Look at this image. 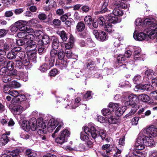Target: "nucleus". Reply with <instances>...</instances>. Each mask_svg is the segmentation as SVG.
Here are the masks:
<instances>
[{"label":"nucleus","instance_id":"21","mask_svg":"<svg viewBox=\"0 0 157 157\" xmlns=\"http://www.w3.org/2000/svg\"><path fill=\"white\" fill-rule=\"evenodd\" d=\"M28 23V22L27 21L19 20L15 22L14 24L20 31H23V30H25V26Z\"/></svg>","mask_w":157,"mask_h":157},{"label":"nucleus","instance_id":"42","mask_svg":"<svg viewBox=\"0 0 157 157\" xmlns=\"http://www.w3.org/2000/svg\"><path fill=\"white\" fill-rule=\"evenodd\" d=\"M115 16H121L123 14V12L121 10L118 9H114L113 11H110Z\"/></svg>","mask_w":157,"mask_h":157},{"label":"nucleus","instance_id":"3","mask_svg":"<svg viewBox=\"0 0 157 157\" xmlns=\"http://www.w3.org/2000/svg\"><path fill=\"white\" fill-rule=\"evenodd\" d=\"M83 129L88 136H92L94 139L99 136L103 140L105 139L107 135L105 130L94 125L92 123L89 124L87 126L84 127Z\"/></svg>","mask_w":157,"mask_h":157},{"label":"nucleus","instance_id":"36","mask_svg":"<svg viewBox=\"0 0 157 157\" xmlns=\"http://www.w3.org/2000/svg\"><path fill=\"white\" fill-rule=\"evenodd\" d=\"M80 101V98L79 97H77L75 99V104L73 106L72 105H71V104H70V105H69L68 104H67V106H65V107L66 108L69 109H75L78 106V105L77 104Z\"/></svg>","mask_w":157,"mask_h":157},{"label":"nucleus","instance_id":"35","mask_svg":"<svg viewBox=\"0 0 157 157\" xmlns=\"http://www.w3.org/2000/svg\"><path fill=\"white\" fill-rule=\"evenodd\" d=\"M108 0H105L103 2V4L101 8V13H103L105 12L106 11L107 12V13H109V12H110L109 10H108L106 7L108 6Z\"/></svg>","mask_w":157,"mask_h":157},{"label":"nucleus","instance_id":"34","mask_svg":"<svg viewBox=\"0 0 157 157\" xmlns=\"http://www.w3.org/2000/svg\"><path fill=\"white\" fill-rule=\"evenodd\" d=\"M154 21L155 20L153 19L146 18L144 21V23L145 25L149 26L148 28H149L153 24L157 25V24L154 23Z\"/></svg>","mask_w":157,"mask_h":157},{"label":"nucleus","instance_id":"29","mask_svg":"<svg viewBox=\"0 0 157 157\" xmlns=\"http://www.w3.org/2000/svg\"><path fill=\"white\" fill-rule=\"evenodd\" d=\"M57 51L56 49H53L51 51L50 53V58L48 61L50 62L51 60H53V64H54L55 58L57 55Z\"/></svg>","mask_w":157,"mask_h":157},{"label":"nucleus","instance_id":"5","mask_svg":"<svg viewBox=\"0 0 157 157\" xmlns=\"http://www.w3.org/2000/svg\"><path fill=\"white\" fill-rule=\"evenodd\" d=\"M10 61L6 62L4 56L0 57V65L4 66L0 71V75H4L2 80L4 82H7L10 78Z\"/></svg>","mask_w":157,"mask_h":157},{"label":"nucleus","instance_id":"50","mask_svg":"<svg viewBox=\"0 0 157 157\" xmlns=\"http://www.w3.org/2000/svg\"><path fill=\"white\" fill-rule=\"evenodd\" d=\"M57 56L59 59H62L64 57L65 53L63 50H60L58 52Z\"/></svg>","mask_w":157,"mask_h":157},{"label":"nucleus","instance_id":"10","mask_svg":"<svg viewBox=\"0 0 157 157\" xmlns=\"http://www.w3.org/2000/svg\"><path fill=\"white\" fill-rule=\"evenodd\" d=\"M141 132L146 133L147 135H151L154 137L157 136V128L153 125L144 128Z\"/></svg>","mask_w":157,"mask_h":157},{"label":"nucleus","instance_id":"33","mask_svg":"<svg viewBox=\"0 0 157 157\" xmlns=\"http://www.w3.org/2000/svg\"><path fill=\"white\" fill-rule=\"evenodd\" d=\"M139 98L143 102L151 103V102H149L150 98L147 94H141L139 95Z\"/></svg>","mask_w":157,"mask_h":157},{"label":"nucleus","instance_id":"59","mask_svg":"<svg viewBox=\"0 0 157 157\" xmlns=\"http://www.w3.org/2000/svg\"><path fill=\"white\" fill-rule=\"evenodd\" d=\"M114 47L115 48V49H114L113 51L114 52H117V48H118V47H119L120 46L121 44V43L120 42V40H119V39L118 40H117V39L114 42V43L113 44Z\"/></svg>","mask_w":157,"mask_h":157},{"label":"nucleus","instance_id":"22","mask_svg":"<svg viewBox=\"0 0 157 157\" xmlns=\"http://www.w3.org/2000/svg\"><path fill=\"white\" fill-rule=\"evenodd\" d=\"M11 42H13V44H12L10 46V48L11 49H12L13 48H16L17 47L16 45L15 46V42L19 46L22 45L25 43V42L24 40V39H19L18 40H17L16 39L14 40L13 39H10V43Z\"/></svg>","mask_w":157,"mask_h":157},{"label":"nucleus","instance_id":"38","mask_svg":"<svg viewBox=\"0 0 157 157\" xmlns=\"http://www.w3.org/2000/svg\"><path fill=\"white\" fill-rule=\"evenodd\" d=\"M9 79H10V78ZM9 81L10 80L9 79V81L7 82L8 83L4 85L3 89L4 92L6 94H10V83L9 82ZM5 83H6V82H5Z\"/></svg>","mask_w":157,"mask_h":157},{"label":"nucleus","instance_id":"54","mask_svg":"<svg viewBox=\"0 0 157 157\" xmlns=\"http://www.w3.org/2000/svg\"><path fill=\"white\" fill-rule=\"evenodd\" d=\"M97 120L100 123L107 124V119L101 116H99L97 117Z\"/></svg>","mask_w":157,"mask_h":157},{"label":"nucleus","instance_id":"48","mask_svg":"<svg viewBox=\"0 0 157 157\" xmlns=\"http://www.w3.org/2000/svg\"><path fill=\"white\" fill-rule=\"evenodd\" d=\"M28 72H22L20 74V76L22 79L23 81L25 82L27 81L28 79Z\"/></svg>","mask_w":157,"mask_h":157},{"label":"nucleus","instance_id":"30","mask_svg":"<svg viewBox=\"0 0 157 157\" xmlns=\"http://www.w3.org/2000/svg\"><path fill=\"white\" fill-rule=\"evenodd\" d=\"M156 74V73L154 72L151 69L147 70L145 73V77L148 79L152 78L153 75H155Z\"/></svg>","mask_w":157,"mask_h":157},{"label":"nucleus","instance_id":"7","mask_svg":"<svg viewBox=\"0 0 157 157\" xmlns=\"http://www.w3.org/2000/svg\"><path fill=\"white\" fill-rule=\"evenodd\" d=\"M37 120L35 118L30 119L29 121H24L22 124V128L25 131L28 132L30 129L33 131L36 130Z\"/></svg>","mask_w":157,"mask_h":157},{"label":"nucleus","instance_id":"44","mask_svg":"<svg viewBox=\"0 0 157 157\" xmlns=\"http://www.w3.org/2000/svg\"><path fill=\"white\" fill-rule=\"evenodd\" d=\"M124 112V109H123V107L121 108L119 107V108L114 112L115 115L118 117H120L121 116Z\"/></svg>","mask_w":157,"mask_h":157},{"label":"nucleus","instance_id":"63","mask_svg":"<svg viewBox=\"0 0 157 157\" xmlns=\"http://www.w3.org/2000/svg\"><path fill=\"white\" fill-rule=\"evenodd\" d=\"M47 15L44 13H40L38 15V18L40 20H44L47 18Z\"/></svg>","mask_w":157,"mask_h":157},{"label":"nucleus","instance_id":"9","mask_svg":"<svg viewBox=\"0 0 157 157\" xmlns=\"http://www.w3.org/2000/svg\"><path fill=\"white\" fill-rule=\"evenodd\" d=\"M70 134V132L68 129H64L60 132V135L56 138V142L61 145L63 144L67 141V137Z\"/></svg>","mask_w":157,"mask_h":157},{"label":"nucleus","instance_id":"27","mask_svg":"<svg viewBox=\"0 0 157 157\" xmlns=\"http://www.w3.org/2000/svg\"><path fill=\"white\" fill-rule=\"evenodd\" d=\"M108 36L107 34L104 32L101 31L99 32V36L98 40L100 41H104L108 39Z\"/></svg>","mask_w":157,"mask_h":157},{"label":"nucleus","instance_id":"43","mask_svg":"<svg viewBox=\"0 0 157 157\" xmlns=\"http://www.w3.org/2000/svg\"><path fill=\"white\" fill-rule=\"evenodd\" d=\"M86 47H92L95 46V44L90 38H88L86 40Z\"/></svg>","mask_w":157,"mask_h":157},{"label":"nucleus","instance_id":"52","mask_svg":"<svg viewBox=\"0 0 157 157\" xmlns=\"http://www.w3.org/2000/svg\"><path fill=\"white\" fill-rule=\"evenodd\" d=\"M20 151V150L19 149H16L10 152V155L12 157H16L18 155Z\"/></svg>","mask_w":157,"mask_h":157},{"label":"nucleus","instance_id":"56","mask_svg":"<svg viewBox=\"0 0 157 157\" xmlns=\"http://www.w3.org/2000/svg\"><path fill=\"white\" fill-rule=\"evenodd\" d=\"M97 22L99 25L102 26L105 23V20L103 17H101L98 19Z\"/></svg>","mask_w":157,"mask_h":157},{"label":"nucleus","instance_id":"45","mask_svg":"<svg viewBox=\"0 0 157 157\" xmlns=\"http://www.w3.org/2000/svg\"><path fill=\"white\" fill-rule=\"evenodd\" d=\"M38 45V52L40 54L44 53L46 51L44 45L43 44H40Z\"/></svg>","mask_w":157,"mask_h":157},{"label":"nucleus","instance_id":"47","mask_svg":"<svg viewBox=\"0 0 157 157\" xmlns=\"http://www.w3.org/2000/svg\"><path fill=\"white\" fill-rule=\"evenodd\" d=\"M142 78L140 75H137L135 76L133 80L134 83L137 84L142 81Z\"/></svg>","mask_w":157,"mask_h":157},{"label":"nucleus","instance_id":"28","mask_svg":"<svg viewBox=\"0 0 157 157\" xmlns=\"http://www.w3.org/2000/svg\"><path fill=\"white\" fill-rule=\"evenodd\" d=\"M66 56L68 58H72L77 59L78 58V56L75 54L72 53L70 50H68L65 51Z\"/></svg>","mask_w":157,"mask_h":157},{"label":"nucleus","instance_id":"40","mask_svg":"<svg viewBox=\"0 0 157 157\" xmlns=\"http://www.w3.org/2000/svg\"><path fill=\"white\" fill-rule=\"evenodd\" d=\"M130 112L128 114V116H129L133 114L139 108L138 105L136 104H134Z\"/></svg>","mask_w":157,"mask_h":157},{"label":"nucleus","instance_id":"12","mask_svg":"<svg viewBox=\"0 0 157 157\" xmlns=\"http://www.w3.org/2000/svg\"><path fill=\"white\" fill-rule=\"evenodd\" d=\"M34 38V35L32 34H28L27 36V40L28 39L31 40L28 41H26V44L27 45L28 48H32L31 50H35L36 48V45L35 44V43L33 42V40ZM26 39L25 40H27Z\"/></svg>","mask_w":157,"mask_h":157},{"label":"nucleus","instance_id":"1","mask_svg":"<svg viewBox=\"0 0 157 157\" xmlns=\"http://www.w3.org/2000/svg\"><path fill=\"white\" fill-rule=\"evenodd\" d=\"M144 32L147 33L141 32L138 34L135 32L133 34V37L136 40L139 41L143 40L148 41L149 39H157V25L153 24L149 28H147L144 30Z\"/></svg>","mask_w":157,"mask_h":157},{"label":"nucleus","instance_id":"24","mask_svg":"<svg viewBox=\"0 0 157 157\" xmlns=\"http://www.w3.org/2000/svg\"><path fill=\"white\" fill-rule=\"evenodd\" d=\"M75 39L72 35L70 36L69 42L65 44V47L66 49L70 50L72 48L74 45Z\"/></svg>","mask_w":157,"mask_h":157},{"label":"nucleus","instance_id":"31","mask_svg":"<svg viewBox=\"0 0 157 157\" xmlns=\"http://www.w3.org/2000/svg\"><path fill=\"white\" fill-rule=\"evenodd\" d=\"M10 134V132H8L6 134H4L2 135V137L0 139V141L2 144L5 145L9 141V139L7 135H9Z\"/></svg>","mask_w":157,"mask_h":157},{"label":"nucleus","instance_id":"49","mask_svg":"<svg viewBox=\"0 0 157 157\" xmlns=\"http://www.w3.org/2000/svg\"><path fill=\"white\" fill-rule=\"evenodd\" d=\"M20 84L16 81L13 80L10 82V88H17L20 86Z\"/></svg>","mask_w":157,"mask_h":157},{"label":"nucleus","instance_id":"14","mask_svg":"<svg viewBox=\"0 0 157 157\" xmlns=\"http://www.w3.org/2000/svg\"><path fill=\"white\" fill-rule=\"evenodd\" d=\"M53 62V60L50 62L48 61L46 63L43 64L39 67V70L42 72H45L54 66Z\"/></svg>","mask_w":157,"mask_h":157},{"label":"nucleus","instance_id":"4","mask_svg":"<svg viewBox=\"0 0 157 157\" xmlns=\"http://www.w3.org/2000/svg\"><path fill=\"white\" fill-rule=\"evenodd\" d=\"M19 59L23 62L26 69H29L32 67V63L28 60L27 57L26 56L25 52H24L17 51V50L13 49L10 51V59Z\"/></svg>","mask_w":157,"mask_h":157},{"label":"nucleus","instance_id":"23","mask_svg":"<svg viewBox=\"0 0 157 157\" xmlns=\"http://www.w3.org/2000/svg\"><path fill=\"white\" fill-rule=\"evenodd\" d=\"M85 28V25L82 21L79 22L77 24L75 31L78 32H82L84 31Z\"/></svg>","mask_w":157,"mask_h":157},{"label":"nucleus","instance_id":"55","mask_svg":"<svg viewBox=\"0 0 157 157\" xmlns=\"http://www.w3.org/2000/svg\"><path fill=\"white\" fill-rule=\"evenodd\" d=\"M21 105H20L21 107H22V109L23 110H26L29 106V104L28 101H22Z\"/></svg>","mask_w":157,"mask_h":157},{"label":"nucleus","instance_id":"19","mask_svg":"<svg viewBox=\"0 0 157 157\" xmlns=\"http://www.w3.org/2000/svg\"><path fill=\"white\" fill-rule=\"evenodd\" d=\"M119 0L116 1L114 3V6L116 8H119L121 7L124 9H127L128 10V9L130 5L128 4H126L124 2V1H122Z\"/></svg>","mask_w":157,"mask_h":157},{"label":"nucleus","instance_id":"6","mask_svg":"<svg viewBox=\"0 0 157 157\" xmlns=\"http://www.w3.org/2000/svg\"><path fill=\"white\" fill-rule=\"evenodd\" d=\"M63 125V123L62 120L52 118L50 119L47 125V129L49 132H52L57 126L55 130V132H58Z\"/></svg>","mask_w":157,"mask_h":157},{"label":"nucleus","instance_id":"26","mask_svg":"<svg viewBox=\"0 0 157 157\" xmlns=\"http://www.w3.org/2000/svg\"><path fill=\"white\" fill-rule=\"evenodd\" d=\"M22 108V107L20 105L14 106L12 108V112L17 115L20 114L24 111Z\"/></svg>","mask_w":157,"mask_h":157},{"label":"nucleus","instance_id":"41","mask_svg":"<svg viewBox=\"0 0 157 157\" xmlns=\"http://www.w3.org/2000/svg\"><path fill=\"white\" fill-rule=\"evenodd\" d=\"M109 107L113 112H114L119 107V105L118 104L111 102L109 104Z\"/></svg>","mask_w":157,"mask_h":157},{"label":"nucleus","instance_id":"13","mask_svg":"<svg viewBox=\"0 0 157 157\" xmlns=\"http://www.w3.org/2000/svg\"><path fill=\"white\" fill-rule=\"evenodd\" d=\"M47 126L45 122L40 120L36 122V130H38V132L40 133H45L47 132L46 127Z\"/></svg>","mask_w":157,"mask_h":157},{"label":"nucleus","instance_id":"25","mask_svg":"<svg viewBox=\"0 0 157 157\" xmlns=\"http://www.w3.org/2000/svg\"><path fill=\"white\" fill-rule=\"evenodd\" d=\"M50 42L49 37L46 35L43 36L42 40H39L38 42V45H46Z\"/></svg>","mask_w":157,"mask_h":157},{"label":"nucleus","instance_id":"61","mask_svg":"<svg viewBox=\"0 0 157 157\" xmlns=\"http://www.w3.org/2000/svg\"><path fill=\"white\" fill-rule=\"evenodd\" d=\"M8 31L4 29H0V38L5 36L8 33Z\"/></svg>","mask_w":157,"mask_h":157},{"label":"nucleus","instance_id":"17","mask_svg":"<svg viewBox=\"0 0 157 157\" xmlns=\"http://www.w3.org/2000/svg\"><path fill=\"white\" fill-rule=\"evenodd\" d=\"M36 51L35 50H29L27 52L28 60L36 63Z\"/></svg>","mask_w":157,"mask_h":157},{"label":"nucleus","instance_id":"18","mask_svg":"<svg viewBox=\"0 0 157 157\" xmlns=\"http://www.w3.org/2000/svg\"><path fill=\"white\" fill-rule=\"evenodd\" d=\"M152 86L149 83L146 84L144 85H139L135 86L136 89L142 90V91H148L151 90Z\"/></svg>","mask_w":157,"mask_h":157},{"label":"nucleus","instance_id":"58","mask_svg":"<svg viewBox=\"0 0 157 157\" xmlns=\"http://www.w3.org/2000/svg\"><path fill=\"white\" fill-rule=\"evenodd\" d=\"M27 35V33L24 31H21L17 34V36L18 37L21 38H25Z\"/></svg>","mask_w":157,"mask_h":157},{"label":"nucleus","instance_id":"2","mask_svg":"<svg viewBox=\"0 0 157 157\" xmlns=\"http://www.w3.org/2000/svg\"><path fill=\"white\" fill-rule=\"evenodd\" d=\"M155 144L152 138L148 136L143 132H140L136 139L135 144V147L139 150H142L145 148V146H152Z\"/></svg>","mask_w":157,"mask_h":157},{"label":"nucleus","instance_id":"51","mask_svg":"<svg viewBox=\"0 0 157 157\" xmlns=\"http://www.w3.org/2000/svg\"><path fill=\"white\" fill-rule=\"evenodd\" d=\"M132 153L133 155L132 156V157H140L143 155V153L139 151H134ZM126 157H128L127 156Z\"/></svg>","mask_w":157,"mask_h":157},{"label":"nucleus","instance_id":"15","mask_svg":"<svg viewBox=\"0 0 157 157\" xmlns=\"http://www.w3.org/2000/svg\"><path fill=\"white\" fill-rule=\"evenodd\" d=\"M109 12H109L105 16L107 21L113 24H116L120 22V20L118 19L117 16H115L111 12Z\"/></svg>","mask_w":157,"mask_h":157},{"label":"nucleus","instance_id":"16","mask_svg":"<svg viewBox=\"0 0 157 157\" xmlns=\"http://www.w3.org/2000/svg\"><path fill=\"white\" fill-rule=\"evenodd\" d=\"M12 99L11 103L13 105L18 104L24 101H25L26 99L25 96L23 94H21L18 97H14L11 98L10 97V99Z\"/></svg>","mask_w":157,"mask_h":157},{"label":"nucleus","instance_id":"62","mask_svg":"<svg viewBox=\"0 0 157 157\" xmlns=\"http://www.w3.org/2000/svg\"><path fill=\"white\" fill-rule=\"evenodd\" d=\"M52 23L55 27H57L60 25L61 22L59 19H55L53 21Z\"/></svg>","mask_w":157,"mask_h":157},{"label":"nucleus","instance_id":"11","mask_svg":"<svg viewBox=\"0 0 157 157\" xmlns=\"http://www.w3.org/2000/svg\"><path fill=\"white\" fill-rule=\"evenodd\" d=\"M138 100V97L136 95L130 94L128 95L126 101L124 103L126 107L132 106L136 104Z\"/></svg>","mask_w":157,"mask_h":157},{"label":"nucleus","instance_id":"39","mask_svg":"<svg viewBox=\"0 0 157 157\" xmlns=\"http://www.w3.org/2000/svg\"><path fill=\"white\" fill-rule=\"evenodd\" d=\"M57 33L60 36L61 39L63 41H66L67 39V35L64 31H59Z\"/></svg>","mask_w":157,"mask_h":157},{"label":"nucleus","instance_id":"32","mask_svg":"<svg viewBox=\"0 0 157 157\" xmlns=\"http://www.w3.org/2000/svg\"><path fill=\"white\" fill-rule=\"evenodd\" d=\"M104 29L108 33H112L114 31V28L111 23H105Z\"/></svg>","mask_w":157,"mask_h":157},{"label":"nucleus","instance_id":"53","mask_svg":"<svg viewBox=\"0 0 157 157\" xmlns=\"http://www.w3.org/2000/svg\"><path fill=\"white\" fill-rule=\"evenodd\" d=\"M86 134H87L85 132H81L80 139L81 140L83 141H86L88 140V137ZM87 135H88L87 134Z\"/></svg>","mask_w":157,"mask_h":157},{"label":"nucleus","instance_id":"46","mask_svg":"<svg viewBox=\"0 0 157 157\" xmlns=\"http://www.w3.org/2000/svg\"><path fill=\"white\" fill-rule=\"evenodd\" d=\"M84 20L86 24L88 25L89 26H91L92 21L91 16H88L85 17L84 18Z\"/></svg>","mask_w":157,"mask_h":157},{"label":"nucleus","instance_id":"57","mask_svg":"<svg viewBox=\"0 0 157 157\" xmlns=\"http://www.w3.org/2000/svg\"><path fill=\"white\" fill-rule=\"evenodd\" d=\"M126 57L125 56L123 55H119L117 57V60L118 63H122V61H124L126 59Z\"/></svg>","mask_w":157,"mask_h":157},{"label":"nucleus","instance_id":"8","mask_svg":"<svg viewBox=\"0 0 157 157\" xmlns=\"http://www.w3.org/2000/svg\"><path fill=\"white\" fill-rule=\"evenodd\" d=\"M102 113L104 116L107 118V124H116L118 122V121L116 117L113 115L111 111L107 109H104L102 110Z\"/></svg>","mask_w":157,"mask_h":157},{"label":"nucleus","instance_id":"37","mask_svg":"<svg viewBox=\"0 0 157 157\" xmlns=\"http://www.w3.org/2000/svg\"><path fill=\"white\" fill-rule=\"evenodd\" d=\"M52 46V48L54 49H56L58 48L59 46V44L58 39L57 38L54 37L53 39Z\"/></svg>","mask_w":157,"mask_h":157},{"label":"nucleus","instance_id":"64","mask_svg":"<svg viewBox=\"0 0 157 157\" xmlns=\"http://www.w3.org/2000/svg\"><path fill=\"white\" fill-rule=\"evenodd\" d=\"M151 97L157 100V90L153 91L150 93Z\"/></svg>","mask_w":157,"mask_h":157},{"label":"nucleus","instance_id":"20","mask_svg":"<svg viewBox=\"0 0 157 157\" xmlns=\"http://www.w3.org/2000/svg\"><path fill=\"white\" fill-rule=\"evenodd\" d=\"M10 65L12 68L15 66L16 67L19 69L21 68L23 65L25 66L23 62L17 59H14L13 61H10Z\"/></svg>","mask_w":157,"mask_h":157},{"label":"nucleus","instance_id":"60","mask_svg":"<svg viewBox=\"0 0 157 157\" xmlns=\"http://www.w3.org/2000/svg\"><path fill=\"white\" fill-rule=\"evenodd\" d=\"M20 95L19 93L17 91L15 90L10 91V96L13 98L18 97Z\"/></svg>","mask_w":157,"mask_h":157}]
</instances>
